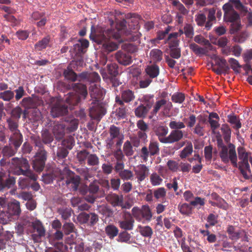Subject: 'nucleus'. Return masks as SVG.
Instances as JSON below:
<instances>
[{
	"label": "nucleus",
	"mask_w": 252,
	"mask_h": 252,
	"mask_svg": "<svg viewBox=\"0 0 252 252\" xmlns=\"http://www.w3.org/2000/svg\"><path fill=\"white\" fill-rule=\"evenodd\" d=\"M239 163L237 164V157L235 146L230 144L228 149L224 146L221 147L220 156L222 161L226 163L229 161L235 167L238 165L241 173L245 179H248L251 175V168L249 162L252 161V154L247 152L243 147L238 148Z\"/></svg>",
	"instance_id": "f257e3e1"
},
{
	"label": "nucleus",
	"mask_w": 252,
	"mask_h": 252,
	"mask_svg": "<svg viewBox=\"0 0 252 252\" xmlns=\"http://www.w3.org/2000/svg\"><path fill=\"white\" fill-rule=\"evenodd\" d=\"M126 22L123 20L118 22L115 29H108L106 31L97 30L95 31L94 26H92L90 37L98 44H102L106 51L112 52L118 48V45L111 40V38L119 40L122 34L126 32Z\"/></svg>",
	"instance_id": "f03ea898"
},
{
	"label": "nucleus",
	"mask_w": 252,
	"mask_h": 252,
	"mask_svg": "<svg viewBox=\"0 0 252 252\" xmlns=\"http://www.w3.org/2000/svg\"><path fill=\"white\" fill-rule=\"evenodd\" d=\"M11 170L14 174L23 175L33 181L37 180V176L30 170V165L27 159L23 158H13Z\"/></svg>",
	"instance_id": "7ed1b4c3"
},
{
	"label": "nucleus",
	"mask_w": 252,
	"mask_h": 252,
	"mask_svg": "<svg viewBox=\"0 0 252 252\" xmlns=\"http://www.w3.org/2000/svg\"><path fill=\"white\" fill-rule=\"evenodd\" d=\"M72 88L73 92L67 94L65 101L69 105H75L79 102L81 98L86 97L87 91L86 86L81 83L73 84Z\"/></svg>",
	"instance_id": "20e7f679"
},
{
	"label": "nucleus",
	"mask_w": 252,
	"mask_h": 252,
	"mask_svg": "<svg viewBox=\"0 0 252 252\" xmlns=\"http://www.w3.org/2000/svg\"><path fill=\"white\" fill-rule=\"evenodd\" d=\"M35 147L37 148V152L34 156L33 160L32 167L37 171L41 172L44 168L45 160H46V153L42 147V144L40 142H36Z\"/></svg>",
	"instance_id": "39448f33"
},
{
	"label": "nucleus",
	"mask_w": 252,
	"mask_h": 252,
	"mask_svg": "<svg viewBox=\"0 0 252 252\" xmlns=\"http://www.w3.org/2000/svg\"><path fill=\"white\" fill-rule=\"evenodd\" d=\"M109 133L110 136L106 140L107 148L112 149L115 143L120 147L124 139V135L120 133V128L113 125L110 127Z\"/></svg>",
	"instance_id": "423d86ee"
},
{
	"label": "nucleus",
	"mask_w": 252,
	"mask_h": 252,
	"mask_svg": "<svg viewBox=\"0 0 252 252\" xmlns=\"http://www.w3.org/2000/svg\"><path fill=\"white\" fill-rule=\"evenodd\" d=\"M222 9L224 12V20L226 22L234 23L231 32L233 33L239 30L241 28V25L239 22L240 16L238 13L234 9Z\"/></svg>",
	"instance_id": "0eeeda50"
},
{
	"label": "nucleus",
	"mask_w": 252,
	"mask_h": 252,
	"mask_svg": "<svg viewBox=\"0 0 252 252\" xmlns=\"http://www.w3.org/2000/svg\"><path fill=\"white\" fill-rule=\"evenodd\" d=\"M7 122L8 124L9 128L12 133L9 139L10 144L13 145L16 148H19L22 142V136L17 129L18 124L11 119H8Z\"/></svg>",
	"instance_id": "6e6552de"
},
{
	"label": "nucleus",
	"mask_w": 252,
	"mask_h": 252,
	"mask_svg": "<svg viewBox=\"0 0 252 252\" xmlns=\"http://www.w3.org/2000/svg\"><path fill=\"white\" fill-rule=\"evenodd\" d=\"M172 107V104L171 102L165 99H161L156 101L154 106L152 114L153 115H156L158 111L162 108V113L163 115L166 117H169L170 116L169 113Z\"/></svg>",
	"instance_id": "1a4fd4ad"
},
{
	"label": "nucleus",
	"mask_w": 252,
	"mask_h": 252,
	"mask_svg": "<svg viewBox=\"0 0 252 252\" xmlns=\"http://www.w3.org/2000/svg\"><path fill=\"white\" fill-rule=\"evenodd\" d=\"M63 173L67 175L65 183L68 187L72 190H76L80 183L79 176L74 175L71 171L66 167L64 168Z\"/></svg>",
	"instance_id": "9d476101"
},
{
	"label": "nucleus",
	"mask_w": 252,
	"mask_h": 252,
	"mask_svg": "<svg viewBox=\"0 0 252 252\" xmlns=\"http://www.w3.org/2000/svg\"><path fill=\"white\" fill-rule=\"evenodd\" d=\"M92 106L90 108V116L93 119L100 121L106 113V110L101 105L100 101H92Z\"/></svg>",
	"instance_id": "9b49d317"
},
{
	"label": "nucleus",
	"mask_w": 252,
	"mask_h": 252,
	"mask_svg": "<svg viewBox=\"0 0 252 252\" xmlns=\"http://www.w3.org/2000/svg\"><path fill=\"white\" fill-rule=\"evenodd\" d=\"M89 90L92 101H100L105 94V90L96 84H92Z\"/></svg>",
	"instance_id": "f8f14e48"
},
{
	"label": "nucleus",
	"mask_w": 252,
	"mask_h": 252,
	"mask_svg": "<svg viewBox=\"0 0 252 252\" xmlns=\"http://www.w3.org/2000/svg\"><path fill=\"white\" fill-rule=\"evenodd\" d=\"M133 171L139 184L143 181L149 174V168L144 164H139L134 167Z\"/></svg>",
	"instance_id": "ddd939ff"
},
{
	"label": "nucleus",
	"mask_w": 252,
	"mask_h": 252,
	"mask_svg": "<svg viewBox=\"0 0 252 252\" xmlns=\"http://www.w3.org/2000/svg\"><path fill=\"white\" fill-rule=\"evenodd\" d=\"M123 218V220L118 222L119 227L125 231L132 230L134 220L131 215L129 213H125Z\"/></svg>",
	"instance_id": "4468645a"
},
{
	"label": "nucleus",
	"mask_w": 252,
	"mask_h": 252,
	"mask_svg": "<svg viewBox=\"0 0 252 252\" xmlns=\"http://www.w3.org/2000/svg\"><path fill=\"white\" fill-rule=\"evenodd\" d=\"M184 131L182 130H173L167 136L165 144H172L181 140L184 136Z\"/></svg>",
	"instance_id": "2eb2a0df"
},
{
	"label": "nucleus",
	"mask_w": 252,
	"mask_h": 252,
	"mask_svg": "<svg viewBox=\"0 0 252 252\" xmlns=\"http://www.w3.org/2000/svg\"><path fill=\"white\" fill-rule=\"evenodd\" d=\"M240 10L242 12L243 11H248L247 7L243 5L240 0H229L228 2L224 4L222 8H230Z\"/></svg>",
	"instance_id": "dca6fc26"
},
{
	"label": "nucleus",
	"mask_w": 252,
	"mask_h": 252,
	"mask_svg": "<svg viewBox=\"0 0 252 252\" xmlns=\"http://www.w3.org/2000/svg\"><path fill=\"white\" fill-rule=\"evenodd\" d=\"M183 33V30L180 29L178 32H173L169 34L166 42L169 44L170 48L178 46L179 40L178 39V37Z\"/></svg>",
	"instance_id": "f3484780"
},
{
	"label": "nucleus",
	"mask_w": 252,
	"mask_h": 252,
	"mask_svg": "<svg viewBox=\"0 0 252 252\" xmlns=\"http://www.w3.org/2000/svg\"><path fill=\"white\" fill-rule=\"evenodd\" d=\"M115 56L118 62L124 65H127L132 62L131 56L125 52L119 51L116 53Z\"/></svg>",
	"instance_id": "a211bd4d"
},
{
	"label": "nucleus",
	"mask_w": 252,
	"mask_h": 252,
	"mask_svg": "<svg viewBox=\"0 0 252 252\" xmlns=\"http://www.w3.org/2000/svg\"><path fill=\"white\" fill-rule=\"evenodd\" d=\"M78 77L80 78L79 81L83 79H87L88 81L94 84V82H98L100 80V76L98 74L95 72L90 73L82 72L79 74Z\"/></svg>",
	"instance_id": "6ab92c4d"
},
{
	"label": "nucleus",
	"mask_w": 252,
	"mask_h": 252,
	"mask_svg": "<svg viewBox=\"0 0 252 252\" xmlns=\"http://www.w3.org/2000/svg\"><path fill=\"white\" fill-rule=\"evenodd\" d=\"M168 132V128L165 126H158L155 130V133L158 137L159 141L162 143L165 144L167 139L166 135Z\"/></svg>",
	"instance_id": "aec40b11"
},
{
	"label": "nucleus",
	"mask_w": 252,
	"mask_h": 252,
	"mask_svg": "<svg viewBox=\"0 0 252 252\" xmlns=\"http://www.w3.org/2000/svg\"><path fill=\"white\" fill-rule=\"evenodd\" d=\"M67 112V107L59 103L54 105L51 110V114L53 117H57L66 114Z\"/></svg>",
	"instance_id": "412c9836"
},
{
	"label": "nucleus",
	"mask_w": 252,
	"mask_h": 252,
	"mask_svg": "<svg viewBox=\"0 0 252 252\" xmlns=\"http://www.w3.org/2000/svg\"><path fill=\"white\" fill-rule=\"evenodd\" d=\"M135 96L133 92L131 90H126L124 91L122 93V98L123 100L120 99L119 97L117 96L116 97V101L120 105H122L123 104V101L125 102H129L133 100Z\"/></svg>",
	"instance_id": "4be33fe9"
},
{
	"label": "nucleus",
	"mask_w": 252,
	"mask_h": 252,
	"mask_svg": "<svg viewBox=\"0 0 252 252\" xmlns=\"http://www.w3.org/2000/svg\"><path fill=\"white\" fill-rule=\"evenodd\" d=\"M65 126L57 123L54 124L52 131L57 139H62L64 135Z\"/></svg>",
	"instance_id": "5701e85b"
},
{
	"label": "nucleus",
	"mask_w": 252,
	"mask_h": 252,
	"mask_svg": "<svg viewBox=\"0 0 252 252\" xmlns=\"http://www.w3.org/2000/svg\"><path fill=\"white\" fill-rule=\"evenodd\" d=\"M107 199L114 206H119L123 207V206L124 197L122 195H118L115 193L110 194L107 196Z\"/></svg>",
	"instance_id": "b1692460"
},
{
	"label": "nucleus",
	"mask_w": 252,
	"mask_h": 252,
	"mask_svg": "<svg viewBox=\"0 0 252 252\" xmlns=\"http://www.w3.org/2000/svg\"><path fill=\"white\" fill-rule=\"evenodd\" d=\"M136 125L138 129L141 130V131L138 132L139 137L143 139L146 138L147 137L146 132L149 129L148 125L142 120L138 121Z\"/></svg>",
	"instance_id": "393cba45"
},
{
	"label": "nucleus",
	"mask_w": 252,
	"mask_h": 252,
	"mask_svg": "<svg viewBox=\"0 0 252 252\" xmlns=\"http://www.w3.org/2000/svg\"><path fill=\"white\" fill-rule=\"evenodd\" d=\"M8 213L11 215H19L21 210L20 203L17 200H14L8 205Z\"/></svg>",
	"instance_id": "a878e982"
},
{
	"label": "nucleus",
	"mask_w": 252,
	"mask_h": 252,
	"mask_svg": "<svg viewBox=\"0 0 252 252\" xmlns=\"http://www.w3.org/2000/svg\"><path fill=\"white\" fill-rule=\"evenodd\" d=\"M146 73L149 76L150 78L157 77L159 72V67L156 64L148 65L145 69Z\"/></svg>",
	"instance_id": "bb28decb"
},
{
	"label": "nucleus",
	"mask_w": 252,
	"mask_h": 252,
	"mask_svg": "<svg viewBox=\"0 0 252 252\" xmlns=\"http://www.w3.org/2000/svg\"><path fill=\"white\" fill-rule=\"evenodd\" d=\"M193 152V146L191 142H188L184 149L180 151L179 157L184 159L189 156Z\"/></svg>",
	"instance_id": "cd10ccee"
},
{
	"label": "nucleus",
	"mask_w": 252,
	"mask_h": 252,
	"mask_svg": "<svg viewBox=\"0 0 252 252\" xmlns=\"http://www.w3.org/2000/svg\"><path fill=\"white\" fill-rule=\"evenodd\" d=\"M215 13L216 9L215 8L209 9L207 16L208 20L205 24V28L207 30L210 29L213 25V22L216 20Z\"/></svg>",
	"instance_id": "c85d7f7f"
},
{
	"label": "nucleus",
	"mask_w": 252,
	"mask_h": 252,
	"mask_svg": "<svg viewBox=\"0 0 252 252\" xmlns=\"http://www.w3.org/2000/svg\"><path fill=\"white\" fill-rule=\"evenodd\" d=\"M137 229L140 234L143 237L150 238L153 233V230L149 226H142L139 225L137 226Z\"/></svg>",
	"instance_id": "c756f323"
},
{
	"label": "nucleus",
	"mask_w": 252,
	"mask_h": 252,
	"mask_svg": "<svg viewBox=\"0 0 252 252\" xmlns=\"http://www.w3.org/2000/svg\"><path fill=\"white\" fill-rule=\"evenodd\" d=\"M141 210L143 221L146 222L151 221L152 218V213L148 206H143Z\"/></svg>",
	"instance_id": "7c9ffc66"
},
{
	"label": "nucleus",
	"mask_w": 252,
	"mask_h": 252,
	"mask_svg": "<svg viewBox=\"0 0 252 252\" xmlns=\"http://www.w3.org/2000/svg\"><path fill=\"white\" fill-rule=\"evenodd\" d=\"M190 203H183L178 205V209L180 212L185 215L189 216L192 214V207L191 206Z\"/></svg>",
	"instance_id": "2f4dec72"
},
{
	"label": "nucleus",
	"mask_w": 252,
	"mask_h": 252,
	"mask_svg": "<svg viewBox=\"0 0 252 252\" xmlns=\"http://www.w3.org/2000/svg\"><path fill=\"white\" fill-rule=\"evenodd\" d=\"M105 230L107 236L111 239L116 237L119 232L118 228L113 225H107L105 227Z\"/></svg>",
	"instance_id": "473e14b6"
},
{
	"label": "nucleus",
	"mask_w": 252,
	"mask_h": 252,
	"mask_svg": "<svg viewBox=\"0 0 252 252\" xmlns=\"http://www.w3.org/2000/svg\"><path fill=\"white\" fill-rule=\"evenodd\" d=\"M150 57L153 62H159L162 59V52L158 49L152 50L150 53Z\"/></svg>",
	"instance_id": "72a5a7b5"
},
{
	"label": "nucleus",
	"mask_w": 252,
	"mask_h": 252,
	"mask_svg": "<svg viewBox=\"0 0 252 252\" xmlns=\"http://www.w3.org/2000/svg\"><path fill=\"white\" fill-rule=\"evenodd\" d=\"M228 122L233 125L234 128L239 129L242 126L241 123L239 119L234 115H229L228 116Z\"/></svg>",
	"instance_id": "f704fd0d"
},
{
	"label": "nucleus",
	"mask_w": 252,
	"mask_h": 252,
	"mask_svg": "<svg viewBox=\"0 0 252 252\" xmlns=\"http://www.w3.org/2000/svg\"><path fill=\"white\" fill-rule=\"evenodd\" d=\"M221 130L223 135V138L225 142H229L231 138V130L228 125H223L221 127Z\"/></svg>",
	"instance_id": "c9c22d12"
},
{
	"label": "nucleus",
	"mask_w": 252,
	"mask_h": 252,
	"mask_svg": "<svg viewBox=\"0 0 252 252\" xmlns=\"http://www.w3.org/2000/svg\"><path fill=\"white\" fill-rule=\"evenodd\" d=\"M150 182L154 186H159L161 184L163 180L157 173H153L150 177Z\"/></svg>",
	"instance_id": "e433bc0d"
},
{
	"label": "nucleus",
	"mask_w": 252,
	"mask_h": 252,
	"mask_svg": "<svg viewBox=\"0 0 252 252\" xmlns=\"http://www.w3.org/2000/svg\"><path fill=\"white\" fill-rule=\"evenodd\" d=\"M153 194L157 199H162L166 196V191L163 187L159 188L154 190Z\"/></svg>",
	"instance_id": "4c0bfd02"
},
{
	"label": "nucleus",
	"mask_w": 252,
	"mask_h": 252,
	"mask_svg": "<svg viewBox=\"0 0 252 252\" xmlns=\"http://www.w3.org/2000/svg\"><path fill=\"white\" fill-rule=\"evenodd\" d=\"M149 109L147 106L140 105L135 110V115L140 118L145 117Z\"/></svg>",
	"instance_id": "58836bf2"
},
{
	"label": "nucleus",
	"mask_w": 252,
	"mask_h": 252,
	"mask_svg": "<svg viewBox=\"0 0 252 252\" xmlns=\"http://www.w3.org/2000/svg\"><path fill=\"white\" fill-rule=\"evenodd\" d=\"M132 215L135 220L138 222H142L144 223L143 221L141 210L137 207H134L131 210Z\"/></svg>",
	"instance_id": "ea45409f"
},
{
	"label": "nucleus",
	"mask_w": 252,
	"mask_h": 252,
	"mask_svg": "<svg viewBox=\"0 0 252 252\" xmlns=\"http://www.w3.org/2000/svg\"><path fill=\"white\" fill-rule=\"evenodd\" d=\"M63 75L66 79L71 81L74 82L77 80V76L76 74L69 67L64 70Z\"/></svg>",
	"instance_id": "a19ab883"
},
{
	"label": "nucleus",
	"mask_w": 252,
	"mask_h": 252,
	"mask_svg": "<svg viewBox=\"0 0 252 252\" xmlns=\"http://www.w3.org/2000/svg\"><path fill=\"white\" fill-rule=\"evenodd\" d=\"M169 126L173 130H181L186 127L185 124L181 121H171L169 124Z\"/></svg>",
	"instance_id": "79ce46f5"
},
{
	"label": "nucleus",
	"mask_w": 252,
	"mask_h": 252,
	"mask_svg": "<svg viewBox=\"0 0 252 252\" xmlns=\"http://www.w3.org/2000/svg\"><path fill=\"white\" fill-rule=\"evenodd\" d=\"M49 41V36H46L44 37L43 39L36 43L35 44V47L39 50L45 49L48 45Z\"/></svg>",
	"instance_id": "37998d69"
},
{
	"label": "nucleus",
	"mask_w": 252,
	"mask_h": 252,
	"mask_svg": "<svg viewBox=\"0 0 252 252\" xmlns=\"http://www.w3.org/2000/svg\"><path fill=\"white\" fill-rule=\"evenodd\" d=\"M119 175L124 180H132L134 176L133 172L127 169H124L121 171Z\"/></svg>",
	"instance_id": "c03bdc74"
},
{
	"label": "nucleus",
	"mask_w": 252,
	"mask_h": 252,
	"mask_svg": "<svg viewBox=\"0 0 252 252\" xmlns=\"http://www.w3.org/2000/svg\"><path fill=\"white\" fill-rule=\"evenodd\" d=\"M248 11H243L244 16H245L246 24L247 27H252V11L247 7Z\"/></svg>",
	"instance_id": "a18cd8bd"
},
{
	"label": "nucleus",
	"mask_w": 252,
	"mask_h": 252,
	"mask_svg": "<svg viewBox=\"0 0 252 252\" xmlns=\"http://www.w3.org/2000/svg\"><path fill=\"white\" fill-rule=\"evenodd\" d=\"M185 99V96L182 93L177 92L174 93L171 96V100L174 103H182Z\"/></svg>",
	"instance_id": "49530a36"
},
{
	"label": "nucleus",
	"mask_w": 252,
	"mask_h": 252,
	"mask_svg": "<svg viewBox=\"0 0 252 252\" xmlns=\"http://www.w3.org/2000/svg\"><path fill=\"white\" fill-rule=\"evenodd\" d=\"M74 139L73 136H69L62 141V145L68 149H71L74 145Z\"/></svg>",
	"instance_id": "de8ad7c7"
},
{
	"label": "nucleus",
	"mask_w": 252,
	"mask_h": 252,
	"mask_svg": "<svg viewBox=\"0 0 252 252\" xmlns=\"http://www.w3.org/2000/svg\"><path fill=\"white\" fill-rule=\"evenodd\" d=\"M184 33L188 38H192L194 34V30L192 26L189 24H186L184 27Z\"/></svg>",
	"instance_id": "09e8293b"
},
{
	"label": "nucleus",
	"mask_w": 252,
	"mask_h": 252,
	"mask_svg": "<svg viewBox=\"0 0 252 252\" xmlns=\"http://www.w3.org/2000/svg\"><path fill=\"white\" fill-rule=\"evenodd\" d=\"M14 92L9 90L5 91L0 93V98L6 101H9L11 100L14 97Z\"/></svg>",
	"instance_id": "8fccbe9b"
},
{
	"label": "nucleus",
	"mask_w": 252,
	"mask_h": 252,
	"mask_svg": "<svg viewBox=\"0 0 252 252\" xmlns=\"http://www.w3.org/2000/svg\"><path fill=\"white\" fill-rule=\"evenodd\" d=\"M249 36V34L248 32H243L236 35L234 37L233 40L237 42L243 43L247 39Z\"/></svg>",
	"instance_id": "3c124183"
},
{
	"label": "nucleus",
	"mask_w": 252,
	"mask_h": 252,
	"mask_svg": "<svg viewBox=\"0 0 252 252\" xmlns=\"http://www.w3.org/2000/svg\"><path fill=\"white\" fill-rule=\"evenodd\" d=\"M189 48L194 52L196 54L203 55L206 53V49L200 47L195 43H192L189 44Z\"/></svg>",
	"instance_id": "603ef678"
},
{
	"label": "nucleus",
	"mask_w": 252,
	"mask_h": 252,
	"mask_svg": "<svg viewBox=\"0 0 252 252\" xmlns=\"http://www.w3.org/2000/svg\"><path fill=\"white\" fill-rule=\"evenodd\" d=\"M15 147V149H13L11 146H5L2 149V153L4 157H10L13 156L16 152L18 148Z\"/></svg>",
	"instance_id": "864d4df0"
},
{
	"label": "nucleus",
	"mask_w": 252,
	"mask_h": 252,
	"mask_svg": "<svg viewBox=\"0 0 252 252\" xmlns=\"http://www.w3.org/2000/svg\"><path fill=\"white\" fill-rule=\"evenodd\" d=\"M123 150L126 156H130L133 154L132 146L130 142L126 141L124 145Z\"/></svg>",
	"instance_id": "5fc2aeb1"
},
{
	"label": "nucleus",
	"mask_w": 252,
	"mask_h": 252,
	"mask_svg": "<svg viewBox=\"0 0 252 252\" xmlns=\"http://www.w3.org/2000/svg\"><path fill=\"white\" fill-rule=\"evenodd\" d=\"M58 212L63 220H67L71 215V209L68 208H60L58 210Z\"/></svg>",
	"instance_id": "6e6d98bb"
},
{
	"label": "nucleus",
	"mask_w": 252,
	"mask_h": 252,
	"mask_svg": "<svg viewBox=\"0 0 252 252\" xmlns=\"http://www.w3.org/2000/svg\"><path fill=\"white\" fill-rule=\"evenodd\" d=\"M149 149L150 155L153 156L157 154L159 152L158 143L156 141H151Z\"/></svg>",
	"instance_id": "4d7b16f0"
},
{
	"label": "nucleus",
	"mask_w": 252,
	"mask_h": 252,
	"mask_svg": "<svg viewBox=\"0 0 252 252\" xmlns=\"http://www.w3.org/2000/svg\"><path fill=\"white\" fill-rule=\"evenodd\" d=\"M89 42L88 40L85 39H82L79 40L78 43L74 45L75 48H78L79 51H83L84 49L87 48L89 46Z\"/></svg>",
	"instance_id": "13d9d810"
},
{
	"label": "nucleus",
	"mask_w": 252,
	"mask_h": 252,
	"mask_svg": "<svg viewBox=\"0 0 252 252\" xmlns=\"http://www.w3.org/2000/svg\"><path fill=\"white\" fill-rule=\"evenodd\" d=\"M167 165L170 170L172 172L179 171V163L176 161L169 160L167 163Z\"/></svg>",
	"instance_id": "bf43d9fd"
},
{
	"label": "nucleus",
	"mask_w": 252,
	"mask_h": 252,
	"mask_svg": "<svg viewBox=\"0 0 252 252\" xmlns=\"http://www.w3.org/2000/svg\"><path fill=\"white\" fill-rule=\"evenodd\" d=\"M87 161L88 164L91 166L96 165L99 163L98 158L94 154L89 155Z\"/></svg>",
	"instance_id": "052dcab7"
},
{
	"label": "nucleus",
	"mask_w": 252,
	"mask_h": 252,
	"mask_svg": "<svg viewBox=\"0 0 252 252\" xmlns=\"http://www.w3.org/2000/svg\"><path fill=\"white\" fill-rule=\"evenodd\" d=\"M107 67L109 74L112 76H115L118 74V65L116 63L108 64Z\"/></svg>",
	"instance_id": "680f3d73"
},
{
	"label": "nucleus",
	"mask_w": 252,
	"mask_h": 252,
	"mask_svg": "<svg viewBox=\"0 0 252 252\" xmlns=\"http://www.w3.org/2000/svg\"><path fill=\"white\" fill-rule=\"evenodd\" d=\"M30 184L29 179L26 177H20L18 181L19 187L22 189L27 188Z\"/></svg>",
	"instance_id": "e2e57ef3"
},
{
	"label": "nucleus",
	"mask_w": 252,
	"mask_h": 252,
	"mask_svg": "<svg viewBox=\"0 0 252 252\" xmlns=\"http://www.w3.org/2000/svg\"><path fill=\"white\" fill-rule=\"evenodd\" d=\"M74 224L71 222H66L63 225V230L65 234L68 235L74 231Z\"/></svg>",
	"instance_id": "0e129e2a"
},
{
	"label": "nucleus",
	"mask_w": 252,
	"mask_h": 252,
	"mask_svg": "<svg viewBox=\"0 0 252 252\" xmlns=\"http://www.w3.org/2000/svg\"><path fill=\"white\" fill-rule=\"evenodd\" d=\"M191 166L190 164L185 162L179 163V171L183 172H189L191 169Z\"/></svg>",
	"instance_id": "69168bd1"
},
{
	"label": "nucleus",
	"mask_w": 252,
	"mask_h": 252,
	"mask_svg": "<svg viewBox=\"0 0 252 252\" xmlns=\"http://www.w3.org/2000/svg\"><path fill=\"white\" fill-rule=\"evenodd\" d=\"M172 4L174 6H175L176 8L181 12V13L183 14H186L187 13V11L186 9L179 1H173Z\"/></svg>",
	"instance_id": "338daca9"
},
{
	"label": "nucleus",
	"mask_w": 252,
	"mask_h": 252,
	"mask_svg": "<svg viewBox=\"0 0 252 252\" xmlns=\"http://www.w3.org/2000/svg\"><path fill=\"white\" fill-rule=\"evenodd\" d=\"M228 62L230 64L231 68L235 72H239V68H240V65L238 62L233 59L230 58L228 60Z\"/></svg>",
	"instance_id": "774afa93"
}]
</instances>
